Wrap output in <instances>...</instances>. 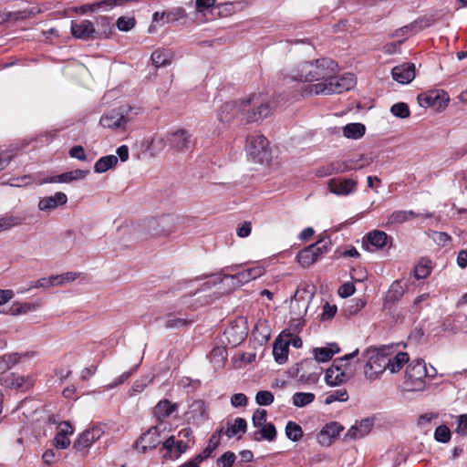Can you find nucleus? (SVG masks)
I'll use <instances>...</instances> for the list:
<instances>
[{
	"label": "nucleus",
	"instance_id": "obj_5",
	"mask_svg": "<svg viewBox=\"0 0 467 467\" xmlns=\"http://www.w3.org/2000/svg\"><path fill=\"white\" fill-rule=\"evenodd\" d=\"M268 140L262 134L254 131L247 136L245 150L249 158L258 163L268 161L271 152Z\"/></svg>",
	"mask_w": 467,
	"mask_h": 467
},
{
	"label": "nucleus",
	"instance_id": "obj_1",
	"mask_svg": "<svg viewBox=\"0 0 467 467\" xmlns=\"http://www.w3.org/2000/svg\"><path fill=\"white\" fill-rule=\"evenodd\" d=\"M337 71V63L329 57H321L303 62L288 77L300 82L326 81L330 75Z\"/></svg>",
	"mask_w": 467,
	"mask_h": 467
},
{
	"label": "nucleus",
	"instance_id": "obj_59",
	"mask_svg": "<svg viewBox=\"0 0 467 467\" xmlns=\"http://www.w3.org/2000/svg\"><path fill=\"white\" fill-rule=\"evenodd\" d=\"M456 433L461 436L467 435V413L457 417Z\"/></svg>",
	"mask_w": 467,
	"mask_h": 467
},
{
	"label": "nucleus",
	"instance_id": "obj_7",
	"mask_svg": "<svg viewBox=\"0 0 467 467\" xmlns=\"http://www.w3.org/2000/svg\"><path fill=\"white\" fill-rule=\"evenodd\" d=\"M165 143L177 151H186L194 146L192 134L185 129H178L169 132L165 137Z\"/></svg>",
	"mask_w": 467,
	"mask_h": 467
},
{
	"label": "nucleus",
	"instance_id": "obj_11",
	"mask_svg": "<svg viewBox=\"0 0 467 467\" xmlns=\"http://www.w3.org/2000/svg\"><path fill=\"white\" fill-rule=\"evenodd\" d=\"M189 448L186 441L181 440L176 441L175 436L171 435L164 439L161 451H165L162 454L164 460L174 461L179 459Z\"/></svg>",
	"mask_w": 467,
	"mask_h": 467
},
{
	"label": "nucleus",
	"instance_id": "obj_21",
	"mask_svg": "<svg viewBox=\"0 0 467 467\" xmlns=\"http://www.w3.org/2000/svg\"><path fill=\"white\" fill-rule=\"evenodd\" d=\"M67 202V196L62 192H57L54 195L41 198L37 208L42 212H51Z\"/></svg>",
	"mask_w": 467,
	"mask_h": 467
},
{
	"label": "nucleus",
	"instance_id": "obj_46",
	"mask_svg": "<svg viewBox=\"0 0 467 467\" xmlns=\"http://www.w3.org/2000/svg\"><path fill=\"white\" fill-rule=\"evenodd\" d=\"M302 293H306V291H302ZM301 297V291L296 290L294 298L291 301L290 308L292 311H295L296 307L298 308L299 312L298 315H301L302 313H306L307 309L308 301L304 299H299Z\"/></svg>",
	"mask_w": 467,
	"mask_h": 467
},
{
	"label": "nucleus",
	"instance_id": "obj_33",
	"mask_svg": "<svg viewBox=\"0 0 467 467\" xmlns=\"http://www.w3.org/2000/svg\"><path fill=\"white\" fill-rule=\"evenodd\" d=\"M247 422L243 418H236L234 423L227 421V428L224 434L229 438L236 436L238 433L244 434L246 431Z\"/></svg>",
	"mask_w": 467,
	"mask_h": 467
},
{
	"label": "nucleus",
	"instance_id": "obj_61",
	"mask_svg": "<svg viewBox=\"0 0 467 467\" xmlns=\"http://www.w3.org/2000/svg\"><path fill=\"white\" fill-rule=\"evenodd\" d=\"M53 286L51 276L43 277L36 281H31L28 285V289L32 288H46Z\"/></svg>",
	"mask_w": 467,
	"mask_h": 467
},
{
	"label": "nucleus",
	"instance_id": "obj_54",
	"mask_svg": "<svg viewBox=\"0 0 467 467\" xmlns=\"http://www.w3.org/2000/svg\"><path fill=\"white\" fill-rule=\"evenodd\" d=\"M274 395L269 390H260L255 395V401L260 406H269L274 402Z\"/></svg>",
	"mask_w": 467,
	"mask_h": 467
},
{
	"label": "nucleus",
	"instance_id": "obj_13",
	"mask_svg": "<svg viewBox=\"0 0 467 467\" xmlns=\"http://www.w3.org/2000/svg\"><path fill=\"white\" fill-rule=\"evenodd\" d=\"M235 118H242V119H244L243 99L240 101L225 102L218 110V119L222 122H230Z\"/></svg>",
	"mask_w": 467,
	"mask_h": 467
},
{
	"label": "nucleus",
	"instance_id": "obj_62",
	"mask_svg": "<svg viewBox=\"0 0 467 467\" xmlns=\"http://www.w3.org/2000/svg\"><path fill=\"white\" fill-rule=\"evenodd\" d=\"M356 291L355 285L352 283H345L338 288V295L342 298H347L352 296Z\"/></svg>",
	"mask_w": 467,
	"mask_h": 467
},
{
	"label": "nucleus",
	"instance_id": "obj_6",
	"mask_svg": "<svg viewBox=\"0 0 467 467\" xmlns=\"http://www.w3.org/2000/svg\"><path fill=\"white\" fill-rule=\"evenodd\" d=\"M131 109V107L127 105L113 109L100 118L99 123L103 128L125 130L127 123L130 121Z\"/></svg>",
	"mask_w": 467,
	"mask_h": 467
},
{
	"label": "nucleus",
	"instance_id": "obj_32",
	"mask_svg": "<svg viewBox=\"0 0 467 467\" xmlns=\"http://www.w3.org/2000/svg\"><path fill=\"white\" fill-rule=\"evenodd\" d=\"M419 214L414 213L411 210H399L394 211L388 218L389 224H401L405 222H408L411 219L418 217Z\"/></svg>",
	"mask_w": 467,
	"mask_h": 467
},
{
	"label": "nucleus",
	"instance_id": "obj_10",
	"mask_svg": "<svg viewBox=\"0 0 467 467\" xmlns=\"http://www.w3.org/2000/svg\"><path fill=\"white\" fill-rule=\"evenodd\" d=\"M435 374H430L423 359H415L409 364L406 369V382L414 388H420L426 377L433 378Z\"/></svg>",
	"mask_w": 467,
	"mask_h": 467
},
{
	"label": "nucleus",
	"instance_id": "obj_44",
	"mask_svg": "<svg viewBox=\"0 0 467 467\" xmlns=\"http://www.w3.org/2000/svg\"><path fill=\"white\" fill-rule=\"evenodd\" d=\"M348 400V393L346 389H338L330 391L327 394L325 403L327 405L332 404L335 401H347Z\"/></svg>",
	"mask_w": 467,
	"mask_h": 467
},
{
	"label": "nucleus",
	"instance_id": "obj_26",
	"mask_svg": "<svg viewBox=\"0 0 467 467\" xmlns=\"http://www.w3.org/2000/svg\"><path fill=\"white\" fill-rule=\"evenodd\" d=\"M340 348L337 343H329L326 347L315 348L313 355L317 362H327L335 354L339 353Z\"/></svg>",
	"mask_w": 467,
	"mask_h": 467
},
{
	"label": "nucleus",
	"instance_id": "obj_30",
	"mask_svg": "<svg viewBox=\"0 0 467 467\" xmlns=\"http://www.w3.org/2000/svg\"><path fill=\"white\" fill-rule=\"evenodd\" d=\"M252 438L256 441L263 440L274 441L276 438V429L273 423H266L261 427V430L253 432Z\"/></svg>",
	"mask_w": 467,
	"mask_h": 467
},
{
	"label": "nucleus",
	"instance_id": "obj_28",
	"mask_svg": "<svg viewBox=\"0 0 467 467\" xmlns=\"http://www.w3.org/2000/svg\"><path fill=\"white\" fill-rule=\"evenodd\" d=\"M372 162V158L366 155H359L358 158L346 160L341 163L343 172L361 170Z\"/></svg>",
	"mask_w": 467,
	"mask_h": 467
},
{
	"label": "nucleus",
	"instance_id": "obj_31",
	"mask_svg": "<svg viewBox=\"0 0 467 467\" xmlns=\"http://www.w3.org/2000/svg\"><path fill=\"white\" fill-rule=\"evenodd\" d=\"M173 53L171 50L156 49L152 52L150 59L156 67H165L171 63Z\"/></svg>",
	"mask_w": 467,
	"mask_h": 467
},
{
	"label": "nucleus",
	"instance_id": "obj_14",
	"mask_svg": "<svg viewBox=\"0 0 467 467\" xmlns=\"http://www.w3.org/2000/svg\"><path fill=\"white\" fill-rule=\"evenodd\" d=\"M340 368L332 363V365L326 370L325 381L329 386H338L348 381L354 376V369L343 368V372L340 371Z\"/></svg>",
	"mask_w": 467,
	"mask_h": 467
},
{
	"label": "nucleus",
	"instance_id": "obj_52",
	"mask_svg": "<svg viewBox=\"0 0 467 467\" xmlns=\"http://www.w3.org/2000/svg\"><path fill=\"white\" fill-rule=\"evenodd\" d=\"M135 25L136 20L134 17L120 16L116 22L117 28L122 32H129Z\"/></svg>",
	"mask_w": 467,
	"mask_h": 467
},
{
	"label": "nucleus",
	"instance_id": "obj_57",
	"mask_svg": "<svg viewBox=\"0 0 467 467\" xmlns=\"http://www.w3.org/2000/svg\"><path fill=\"white\" fill-rule=\"evenodd\" d=\"M267 412L264 409H256L252 417L253 425L255 428H260L266 424Z\"/></svg>",
	"mask_w": 467,
	"mask_h": 467
},
{
	"label": "nucleus",
	"instance_id": "obj_41",
	"mask_svg": "<svg viewBox=\"0 0 467 467\" xmlns=\"http://www.w3.org/2000/svg\"><path fill=\"white\" fill-rule=\"evenodd\" d=\"M285 431L286 438L292 441H298L304 434L301 426L292 420L286 423Z\"/></svg>",
	"mask_w": 467,
	"mask_h": 467
},
{
	"label": "nucleus",
	"instance_id": "obj_17",
	"mask_svg": "<svg viewBox=\"0 0 467 467\" xmlns=\"http://www.w3.org/2000/svg\"><path fill=\"white\" fill-rule=\"evenodd\" d=\"M407 286L402 285L401 280H395L389 285L383 298V308L391 309L398 303L406 292Z\"/></svg>",
	"mask_w": 467,
	"mask_h": 467
},
{
	"label": "nucleus",
	"instance_id": "obj_18",
	"mask_svg": "<svg viewBox=\"0 0 467 467\" xmlns=\"http://www.w3.org/2000/svg\"><path fill=\"white\" fill-rule=\"evenodd\" d=\"M88 172L89 171L88 170L76 169L43 179L42 183H68L73 181L85 179Z\"/></svg>",
	"mask_w": 467,
	"mask_h": 467
},
{
	"label": "nucleus",
	"instance_id": "obj_37",
	"mask_svg": "<svg viewBox=\"0 0 467 467\" xmlns=\"http://www.w3.org/2000/svg\"><path fill=\"white\" fill-rule=\"evenodd\" d=\"M187 16V13L182 7H173L167 12H162L161 14V18L163 23H171L176 22L180 19L185 18Z\"/></svg>",
	"mask_w": 467,
	"mask_h": 467
},
{
	"label": "nucleus",
	"instance_id": "obj_2",
	"mask_svg": "<svg viewBox=\"0 0 467 467\" xmlns=\"http://www.w3.org/2000/svg\"><path fill=\"white\" fill-rule=\"evenodd\" d=\"M356 85V78L352 73H346L342 76L330 75L326 81L309 85L306 89L308 94L331 95L340 94L353 88Z\"/></svg>",
	"mask_w": 467,
	"mask_h": 467
},
{
	"label": "nucleus",
	"instance_id": "obj_8",
	"mask_svg": "<svg viewBox=\"0 0 467 467\" xmlns=\"http://www.w3.org/2000/svg\"><path fill=\"white\" fill-rule=\"evenodd\" d=\"M164 430L162 422L150 428L138 439L136 448L142 453L157 448L158 445L162 444L161 433Z\"/></svg>",
	"mask_w": 467,
	"mask_h": 467
},
{
	"label": "nucleus",
	"instance_id": "obj_55",
	"mask_svg": "<svg viewBox=\"0 0 467 467\" xmlns=\"http://www.w3.org/2000/svg\"><path fill=\"white\" fill-rule=\"evenodd\" d=\"M14 306H16V308L12 312L13 315L26 314V313H28L31 311H35L38 307L37 303H27V302L16 303Z\"/></svg>",
	"mask_w": 467,
	"mask_h": 467
},
{
	"label": "nucleus",
	"instance_id": "obj_48",
	"mask_svg": "<svg viewBox=\"0 0 467 467\" xmlns=\"http://www.w3.org/2000/svg\"><path fill=\"white\" fill-rule=\"evenodd\" d=\"M22 222L20 217L14 215H6L0 218V232L8 230L14 226L20 224Z\"/></svg>",
	"mask_w": 467,
	"mask_h": 467
},
{
	"label": "nucleus",
	"instance_id": "obj_22",
	"mask_svg": "<svg viewBox=\"0 0 467 467\" xmlns=\"http://www.w3.org/2000/svg\"><path fill=\"white\" fill-rule=\"evenodd\" d=\"M394 80L400 84H409L415 78V66L413 63H405L396 66L391 70Z\"/></svg>",
	"mask_w": 467,
	"mask_h": 467
},
{
	"label": "nucleus",
	"instance_id": "obj_9",
	"mask_svg": "<svg viewBox=\"0 0 467 467\" xmlns=\"http://www.w3.org/2000/svg\"><path fill=\"white\" fill-rule=\"evenodd\" d=\"M449 99L448 93L442 89L429 90L418 96V101L420 107L432 108L438 111L446 108Z\"/></svg>",
	"mask_w": 467,
	"mask_h": 467
},
{
	"label": "nucleus",
	"instance_id": "obj_45",
	"mask_svg": "<svg viewBox=\"0 0 467 467\" xmlns=\"http://www.w3.org/2000/svg\"><path fill=\"white\" fill-rule=\"evenodd\" d=\"M79 276L78 273L67 272L61 275H51L53 286L62 285L66 283L75 281Z\"/></svg>",
	"mask_w": 467,
	"mask_h": 467
},
{
	"label": "nucleus",
	"instance_id": "obj_19",
	"mask_svg": "<svg viewBox=\"0 0 467 467\" xmlns=\"http://www.w3.org/2000/svg\"><path fill=\"white\" fill-rule=\"evenodd\" d=\"M71 34L75 38L81 40H88L94 37L96 33L94 24L89 20H82L80 22H71Z\"/></svg>",
	"mask_w": 467,
	"mask_h": 467
},
{
	"label": "nucleus",
	"instance_id": "obj_60",
	"mask_svg": "<svg viewBox=\"0 0 467 467\" xmlns=\"http://www.w3.org/2000/svg\"><path fill=\"white\" fill-rule=\"evenodd\" d=\"M280 337H289L285 340L286 343H289V346L292 345L294 348H299L302 347V339L297 335H293L291 333H287L286 330H283L280 334Z\"/></svg>",
	"mask_w": 467,
	"mask_h": 467
},
{
	"label": "nucleus",
	"instance_id": "obj_29",
	"mask_svg": "<svg viewBox=\"0 0 467 467\" xmlns=\"http://www.w3.org/2000/svg\"><path fill=\"white\" fill-rule=\"evenodd\" d=\"M178 409L177 403H171L168 400H160L154 407V416L162 422V420L171 416Z\"/></svg>",
	"mask_w": 467,
	"mask_h": 467
},
{
	"label": "nucleus",
	"instance_id": "obj_64",
	"mask_svg": "<svg viewBox=\"0 0 467 467\" xmlns=\"http://www.w3.org/2000/svg\"><path fill=\"white\" fill-rule=\"evenodd\" d=\"M247 404V397L244 393L234 394L231 398V405L234 408L244 407Z\"/></svg>",
	"mask_w": 467,
	"mask_h": 467
},
{
	"label": "nucleus",
	"instance_id": "obj_36",
	"mask_svg": "<svg viewBox=\"0 0 467 467\" xmlns=\"http://www.w3.org/2000/svg\"><path fill=\"white\" fill-rule=\"evenodd\" d=\"M409 360L410 358L407 352H399L393 358L389 356L388 369L391 373H396L400 371Z\"/></svg>",
	"mask_w": 467,
	"mask_h": 467
},
{
	"label": "nucleus",
	"instance_id": "obj_34",
	"mask_svg": "<svg viewBox=\"0 0 467 467\" xmlns=\"http://www.w3.org/2000/svg\"><path fill=\"white\" fill-rule=\"evenodd\" d=\"M366 131L364 124L359 122L349 123L343 127V135L348 139H360Z\"/></svg>",
	"mask_w": 467,
	"mask_h": 467
},
{
	"label": "nucleus",
	"instance_id": "obj_43",
	"mask_svg": "<svg viewBox=\"0 0 467 467\" xmlns=\"http://www.w3.org/2000/svg\"><path fill=\"white\" fill-rule=\"evenodd\" d=\"M430 264L429 260L422 259L415 265L413 272L416 279H425L430 275L431 272Z\"/></svg>",
	"mask_w": 467,
	"mask_h": 467
},
{
	"label": "nucleus",
	"instance_id": "obj_15",
	"mask_svg": "<svg viewBox=\"0 0 467 467\" xmlns=\"http://www.w3.org/2000/svg\"><path fill=\"white\" fill-rule=\"evenodd\" d=\"M103 434L100 427H93L83 431L73 443V448L78 451H86Z\"/></svg>",
	"mask_w": 467,
	"mask_h": 467
},
{
	"label": "nucleus",
	"instance_id": "obj_3",
	"mask_svg": "<svg viewBox=\"0 0 467 467\" xmlns=\"http://www.w3.org/2000/svg\"><path fill=\"white\" fill-rule=\"evenodd\" d=\"M243 107L244 109V119L247 122H257L271 114L275 104L269 99L267 95L254 93L243 99Z\"/></svg>",
	"mask_w": 467,
	"mask_h": 467
},
{
	"label": "nucleus",
	"instance_id": "obj_20",
	"mask_svg": "<svg viewBox=\"0 0 467 467\" xmlns=\"http://www.w3.org/2000/svg\"><path fill=\"white\" fill-rule=\"evenodd\" d=\"M363 242L367 246L371 245L378 250L383 249L386 246L390 247L392 244V238L383 231L374 230L366 234Z\"/></svg>",
	"mask_w": 467,
	"mask_h": 467
},
{
	"label": "nucleus",
	"instance_id": "obj_24",
	"mask_svg": "<svg viewBox=\"0 0 467 467\" xmlns=\"http://www.w3.org/2000/svg\"><path fill=\"white\" fill-rule=\"evenodd\" d=\"M186 414L188 420H192L195 424H200L208 420L207 406L202 400H193L190 404Z\"/></svg>",
	"mask_w": 467,
	"mask_h": 467
},
{
	"label": "nucleus",
	"instance_id": "obj_50",
	"mask_svg": "<svg viewBox=\"0 0 467 467\" xmlns=\"http://www.w3.org/2000/svg\"><path fill=\"white\" fill-rule=\"evenodd\" d=\"M311 246H314V252L316 254L317 258L320 256L321 254L328 252V250L331 247V241L329 238H322L316 242L315 244H311Z\"/></svg>",
	"mask_w": 467,
	"mask_h": 467
},
{
	"label": "nucleus",
	"instance_id": "obj_51",
	"mask_svg": "<svg viewBox=\"0 0 467 467\" xmlns=\"http://www.w3.org/2000/svg\"><path fill=\"white\" fill-rule=\"evenodd\" d=\"M434 439L441 443H447L451 440V431L446 425H440L435 429Z\"/></svg>",
	"mask_w": 467,
	"mask_h": 467
},
{
	"label": "nucleus",
	"instance_id": "obj_42",
	"mask_svg": "<svg viewBox=\"0 0 467 467\" xmlns=\"http://www.w3.org/2000/svg\"><path fill=\"white\" fill-rule=\"evenodd\" d=\"M27 381H28L27 378H26L24 376L16 375L15 373H11L10 375L6 376V378L5 379V385L10 389H23L24 387H27L28 386L26 384Z\"/></svg>",
	"mask_w": 467,
	"mask_h": 467
},
{
	"label": "nucleus",
	"instance_id": "obj_47",
	"mask_svg": "<svg viewBox=\"0 0 467 467\" xmlns=\"http://www.w3.org/2000/svg\"><path fill=\"white\" fill-rule=\"evenodd\" d=\"M335 173H343L341 163L339 161L332 162L326 167L317 170V174L319 177H326Z\"/></svg>",
	"mask_w": 467,
	"mask_h": 467
},
{
	"label": "nucleus",
	"instance_id": "obj_56",
	"mask_svg": "<svg viewBox=\"0 0 467 467\" xmlns=\"http://www.w3.org/2000/svg\"><path fill=\"white\" fill-rule=\"evenodd\" d=\"M236 456L233 451H225L217 459V466L219 467H233Z\"/></svg>",
	"mask_w": 467,
	"mask_h": 467
},
{
	"label": "nucleus",
	"instance_id": "obj_63",
	"mask_svg": "<svg viewBox=\"0 0 467 467\" xmlns=\"http://www.w3.org/2000/svg\"><path fill=\"white\" fill-rule=\"evenodd\" d=\"M69 156L78 161H86L87 155L82 146L76 145L69 150Z\"/></svg>",
	"mask_w": 467,
	"mask_h": 467
},
{
	"label": "nucleus",
	"instance_id": "obj_12",
	"mask_svg": "<svg viewBox=\"0 0 467 467\" xmlns=\"http://www.w3.org/2000/svg\"><path fill=\"white\" fill-rule=\"evenodd\" d=\"M358 182L353 178H332L327 182L328 191L337 196H348L357 191Z\"/></svg>",
	"mask_w": 467,
	"mask_h": 467
},
{
	"label": "nucleus",
	"instance_id": "obj_23",
	"mask_svg": "<svg viewBox=\"0 0 467 467\" xmlns=\"http://www.w3.org/2000/svg\"><path fill=\"white\" fill-rule=\"evenodd\" d=\"M374 425V419L365 418L351 426L345 434L344 439H360L369 433Z\"/></svg>",
	"mask_w": 467,
	"mask_h": 467
},
{
	"label": "nucleus",
	"instance_id": "obj_53",
	"mask_svg": "<svg viewBox=\"0 0 467 467\" xmlns=\"http://www.w3.org/2000/svg\"><path fill=\"white\" fill-rule=\"evenodd\" d=\"M188 320L185 318H176L172 314H169L165 317L164 327L166 328H179L188 324Z\"/></svg>",
	"mask_w": 467,
	"mask_h": 467
},
{
	"label": "nucleus",
	"instance_id": "obj_40",
	"mask_svg": "<svg viewBox=\"0 0 467 467\" xmlns=\"http://www.w3.org/2000/svg\"><path fill=\"white\" fill-rule=\"evenodd\" d=\"M313 249L314 246L308 245L297 254V261L302 266H308L317 259Z\"/></svg>",
	"mask_w": 467,
	"mask_h": 467
},
{
	"label": "nucleus",
	"instance_id": "obj_16",
	"mask_svg": "<svg viewBox=\"0 0 467 467\" xmlns=\"http://www.w3.org/2000/svg\"><path fill=\"white\" fill-rule=\"evenodd\" d=\"M343 430L344 428L339 422L327 423L317 434L318 443L326 447L330 446Z\"/></svg>",
	"mask_w": 467,
	"mask_h": 467
},
{
	"label": "nucleus",
	"instance_id": "obj_39",
	"mask_svg": "<svg viewBox=\"0 0 467 467\" xmlns=\"http://www.w3.org/2000/svg\"><path fill=\"white\" fill-rule=\"evenodd\" d=\"M153 374H146L140 377L139 379L133 382L132 387L129 392V395L134 396L137 393L142 392L145 389V388L153 381Z\"/></svg>",
	"mask_w": 467,
	"mask_h": 467
},
{
	"label": "nucleus",
	"instance_id": "obj_4",
	"mask_svg": "<svg viewBox=\"0 0 467 467\" xmlns=\"http://www.w3.org/2000/svg\"><path fill=\"white\" fill-rule=\"evenodd\" d=\"M389 347H370L366 349L363 356L367 358L365 374L370 379H377L386 369L389 362Z\"/></svg>",
	"mask_w": 467,
	"mask_h": 467
},
{
	"label": "nucleus",
	"instance_id": "obj_58",
	"mask_svg": "<svg viewBox=\"0 0 467 467\" xmlns=\"http://www.w3.org/2000/svg\"><path fill=\"white\" fill-rule=\"evenodd\" d=\"M140 364L133 366L130 370L123 372L118 378H116L109 385V389H114L119 385L124 383L135 371H137Z\"/></svg>",
	"mask_w": 467,
	"mask_h": 467
},
{
	"label": "nucleus",
	"instance_id": "obj_38",
	"mask_svg": "<svg viewBox=\"0 0 467 467\" xmlns=\"http://www.w3.org/2000/svg\"><path fill=\"white\" fill-rule=\"evenodd\" d=\"M316 399L312 392H296L292 396V403L296 408H304L311 404Z\"/></svg>",
	"mask_w": 467,
	"mask_h": 467
},
{
	"label": "nucleus",
	"instance_id": "obj_25",
	"mask_svg": "<svg viewBox=\"0 0 467 467\" xmlns=\"http://www.w3.org/2000/svg\"><path fill=\"white\" fill-rule=\"evenodd\" d=\"M265 274V268L261 265L254 266L243 271L237 272L235 275H225L224 277H231L236 280V284L242 285L250 282L251 280L256 279Z\"/></svg>",
	"mask_w": 467,
	"mask_h": 467
},
{
	"label": "nucleus",
	"instance_id": "obj_35",
	"mask_svg": "<svg viewBox=\"0 0 467 467\" xmlns=\"http://www.w3.org/2000/svg\"><path fill=\"white\" fill-rule=\"evenodd\" d=\"M118 163V157L115 155H107L99 158L94 164L96 173H103L115 167Z\"/></svg>",
	"mask_w": 467,
	"mask_h": 467
},
{
	"label": "nucleus",
	"instance_id": "obj_49",
	"mask_svg": "<svg viewBox=\"0 0 467 467\" xmlns=\"http://www.w3.org/2000/svg\"><path fill=\"white\" fill-rule=\"evenodd\" d=\"M390 112L395 117L405 119L410 116L409 106L404 102H398L391 106Z\"/></svg>",
	"mask_w": 467,
	"mask_h": 467
},
{
	"label": "nucleus",
	"instance_id": "obj_27",
	"mask_svg": "<svg viewBox=\"0 0 467 467\" xmlns=\"http://www.w3.org/2000/svg\"><path fill=\"white\" fill-rule=\"evenodd\" d=\"M289 343L283 337H277L273 345V356L276 363L284 364L287 361Z\"/></svg>",
	"mask_w": 467,
	"mask_h": 467
}]
</instances>
